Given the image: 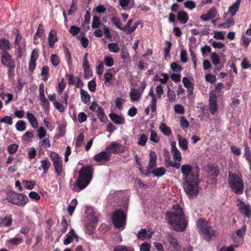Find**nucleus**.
I'll return each instance as SVG.
<instances>
[{
	"mask_svg": "<svg viewBox=\"0 0 251 251\" xmlns=\"http://www.w3.org/2000/svg\"><path fill=\"white\" fill-rule=\"evenodd\" d=\"M197 226L199 231L201 232L204 228L208 226V224L205 220L200 219L198 221Z\"/></svg>",
	"mask_w": 251,
	"mask_h": 251,
	"instance_id": "obj_32",
	"label": "nucleus"
},
{
	"mask_svg": "<svg viewBox=\"0 0 251 251\" xmlns=\"http://www.w3.org/2000/svg\"><path fill=\"white\" fill-rule=\"evenodd\" d=\"M23 241V239L21 237H14L10 238L6 241V243L11 246H17Z\"/></svg>",
	"mask_w": 251,
	"mask_h": 251,
	"instance_id": "obj_30",
	"label": "nucleus"
},
{
	"mask_svg": "<svg viewBox=\"0 0 251 251\" xmlns=\"http://www.w3.org/2000/svg\"><path fill=\"white\" fill-rule=\"evenodd\" d=\"M105 65L108 67H111L114 65V60L112 57L110 56H105L104 58Z\"/></svg>",
	"mask_w": 251,
	"mask_h": 251,
	"instance_id": "obj_54",
	"label": "nucleus"
},
{
	"mask_svg": "<svg viewBox=\"0 0 251 251\" xmlns=\"http://www.w3.org/2000/svg\"><path fill=\"white\" fill-rule=\"evenodd\" d=\"M113 251H133V250L130 247L119 245L114 248Z\"/></svg>",
	"mask_w": 251,
	"mask_h": 251,
	"instance_id": "obj_55",
	"label": "nucleus"
},
{
	"mask_svg": "<svg viewBox=\"0 0 251 251\" xmlns=\"http://www.w3.org/2000/svg\"><path fill=\"white\" fill-rule=\"evenodd\" d=\"M241 66L243 69H247L251 68V64H250L247 58L244 57L241 62Z\"/></svg>",
	"mask_w": 251,
	"mask_h": 251,
	"instance_id": "obj_63",
	"label": "nucleus"
},
{
	"mask_svg": "<svg viewBox=\"0 0 251 251\" xmlns=\"http://www.w3.org/2000/svg\"><path fill=\"white\" fill-rule=\"evenodd\" d=\"M132 23V20L130 19L127 21L126 25L124 27L123 26L122 30L126 32L127 34H129L133 32L138 25L137 23H136L134 25L130 26Z\"/></svg>",
	"mask_w": 251,
	"mask_h": 251,
	"instance_id": "obj_19",
	"label": "nucleus"
},
{
	"mask_svg": "<svg viewBox=\"0 0 251 251\" xmlns=\"http://www.w3.org/2000/svg\"><path fill=\"white\" fill-rule=\"evenodd\" d=\"M111 157L110 153L106 151H101L96 154L94 158L95 161L98 162H105L108 161Z\"/></svg>",
	"mask_w": 251,
	"mask_h": 251,
	"instance_id": "obj_13",
	"label": "nucleus"
},
{
	"mask_svg": "<svg viewBox=\"0 0 251 251\" xmlns=\"http://www.w3.org/2000/svg\"><path fill=\"white\" fill-rule=\"evenodd\" d=\"M177 18L178 20L182 24H185L188 20V16L184 11H179L178 13Z\"/></svg>",
	"mask_w": 251,
	"mask_h": 251,
	"instance_id": "obj_34",
	"label": "nucleus"
},
{
	"mask_svg": "<svg viewBox=\"0 0 251 251\" xmlns=\"http://www.w3.org/2000/svg\"><path fill=\"white\" fill-rule=\"evenodd\" d=\"M111 21L117 27L122 30V24L119 18L114 17L111 18Z\"/></svg>",
	"mask_w": 251,
	"mask_h": 251,
	"instance_id": "obj_56",
	"label": "nucleus"
},
{
	"mask_svg": "<svg viewBox=\"0 0 251 251\" xmlns=\"http://www.w3.org/2000/svg\"><path fill=\"white\" fill-rule=\"evenodd\" d=\"M50 157L53 162V164L56 173L58 176H60L62 173V162L59 155L54 151L50 152Z\"/></svg>",
	"mask_w": 251,
	"mask_h": 251,
	"instance_id": "obj_8",
	"label": "nucleus"
},
{
	"mask_svg": "<svg viewBox=\"0 0 251 251\" xmlns=\"http://www.w3.org/2000/svg\"><path fill=\"white\" fill-rule=\"evenodd\" d=\"M84 140V137L82 133L79 134L78 136L76 142H75V146L76 147H79L82 146L83 142Z\"/></svg>",
	"mask_w": 251,
	"mask_h": 251,
	"instance_id": "obj_60",
	"label": "nucleus"
},
{
	"mask_svg": "<svg viewBox=\"0 0 251 251\" xmlns=\"http://www.w3.org/2000/svg\"><path fill=\"white\" fill-rule=\"evenodd\" d=\"M148 140V137L144 134H139L138 137L137 144L139 145L145 146Z\"/></svg>",
	"mask_w": 251,
	"mask_h": 251,
	"instance_id": "obj_39",
	"label": "nucleus"
},
{
	"mask_svg": "<svg viewBox=\"0 0 251 251\" xmlns=\"http://www.w3.org/2000/svg\"><path fill=\"white\" fill-rule=\"evenodd\" d=\"M232 239L233 242L235 243V244L234 245L235 247H238L240 245H241L243 242V239L238 236H236L234 234H232Z\"/></svg>",
	"mask_w": 251,
	"mask_h": 251,
	"instance_id": "obj_50",
	"label": "nucleus"
},
{
	"mask_svg": "<svg viewBox=\"0 0 251 251\" xmlns=\"http://www.w3.org/2000/svg\"><path fill=\"white\" fill-rule=\"evenodd\" d=\"M0 97L4 100L5 104L9 103L13 99V95L11 94L0 93Z\"/></svg>",
	"mask_w": 251,
	"mask_h": 251,
	"instance_id": "obj_35",
	"label": "nucleus"
},
{
	"mask_svg": "<svg viewBox=\"0 0 251 251\" xmlns=\"http://www.w3.org/2000/svg\"><path fill=\"white\" fill-rule=\"evenodd\" d=\"M151 248V244L144 242L139 247L140 251H150Z\"/></svg>",
	"mask_w": 251,
	"mask_h": 251,
	"instance_id": "obj_64",
	"label": "nucleus"
},
{
	"mask_svg": "<svg viewBox=\"0 0 251 251\" xmlns=\"http://www.w3.org/2000/svg\"><path fill=\"white\" fill-rule=\"evenodd\" d=\"M157 155L154 151H151L150 153V160L148 166L149 169L154 168L156 165Z\"/></svg>",
	"mask_w": 251,
	"mask_h": 251,
	"instance_id": "obj_22",
	"label": "nucleus"
},
{
	"mask_svg": "<svg viewBox=\"0 0 251 251\" xmlns=\"http://www.w3.org/2000/svg\"><path fill=\"white\" fill-rule=\"evenodd\" d=\"M143 93V90H140L135 88H131L129 92L130 100L132 101L139 100Z\"/></svg>",
	"mask_w": 251,
	"mask_h": 251,
	"instance_id": "obj_16",
	"label": "nucleus"
},
{
	"mask_svg": "<svg viewBox=\"0 0 251 251\" xmlns=\"http://www.w3.org/2000/svg\"><path fill=\"white\" fill-rule=\"evenodd\" d=\"M201 233L207 238H210L215 235V231L212 229L209 226H208L206 228H204Z\"/></svg>",
	"mask_w": 251,
	"mask_h": 251,
	"instance_id": "obj_33",
	"label": "nucleus"
},
{
	"mask_svg": "<svg viewBox=\"0 0 251 251\" xmlns=\"http://www.w3.org/2000/svg\"><path fill=\"white\" fill-rule=\"evenodd\" d=\"M50 61L53 66H56L59 63L60 59L59 57L57 55L52 54L51 55L50 57Z\"/></svg>",
	"mask_w": 251,
	"mask_h": 251,
	"instance_id": "obj_61",
	"label": "nucleus"
},
{
	"mask_svg": "<svg viewBox=\"0 0 251 251\" xmlns=\"http://www.w3.org/2000/svg\"><path fill=\"white\" fill-rule=\"evenodd\" d=\"M106 151L111 153L122 152L125 150V147L117 141L112 142L106 149Z\"/></svg>",
	"mask_w": 251,
	"mask_h": 251,
	"instance_id": "obj_10",
	"label": "nucleus"
},
{
	"mask_svg": "<svg viewBox=\"0 0 251 251\" xmlns=\"http://www.w3.org/2000/svg\"><path fill=\"white\" fill-rule=\"evenodd\" d=\"M199 176H193V178L183 180V189L189 198L192 199L199 193Z\"/></svg>",
	"mask_w": 251,
	"mask_h": 251,
	"instance_id": "obj_3",
	"label": "nucleus"
},
{
	"mask_svg": "<svg viewBox=\"0 0 251 251\" xmlns=\"http://www.w3.org/2000/svg\"><path fill=\"white\" fill-rule=\"evenodd\" d=\"M235 22L232 18L227 19L225 23L220 24L218 25V27H223L224 28H228L230 26L233 25Z\"/></svg>",
	"mask_w": 251,
	"mask_h": 251,
	"instance_id": "obj_38",
	"label": "nucleus"
},
{
	"mask_svg": "<svg viewBox=\"0 0 251 251\" xmlns=\"http://www.w3.org/2000/svg\"><path fill=\"white\" fill-rule=\"evenodd\" d=\"M26 117L31 126L34 128H37L38 126V123L35 116L33 114L27 112Z\"/></svg>",
	"mask_w": 251,
	"mask_h": 251,
	"instance_id": "obj_23",
	"label": "nucleus"
},
{
	"mask_svg": "<svg viewBox=\"0 0 251 251\" xmlns=\"http://www.w3.org/2000/svg\"><path fill=\"white\" fill-rule=\"evenodd\" d=\"M41 166L39 167V170H43L44 174H46L50 166V162L48 158H45L40 161Z\"/></svg>",
	"mask_w": 251,
	"mask_h": 251,
	"instance_id": "obj_21",
	"label": "nucleus"
},
{
	"mask_svg": "<svg viewBox=\"0 0 251 251\" xmlns=\"http://www.w3.org/2000/svg\"><path fill=\"white\" fill-rule=\"evenodd\" d=\"M111 120L117 125H123L125 123V120L122 116H119L116 113H112L109 114Z\"/></svg>",
	"mask_w": 251,
	"mask_h": 251,
	"instance_id": "obj_20",
	"label": "nucleus"
},
{
	"mask_svg": "<svg viewBox=\"0 0 251 251\" xmlns=\"http://www.w3.org/2000/svg\"><path fill=\"white\" fill-rule=\"evenodd\" d=\"M41 101V105L45 110H47L49 108V102L46 97L39 99Z\"/></svg>",
	"mask_w": 251,
	"mask_h": 251,
	"instance_id": "obj_57",
	"label": "nucleus"
},
{
	"mask_svg": "<svg viewBox=\"0 0 251 251\" xmlns=\"http://www.w3.org/2000/svg\"><path fill=\"white\" fill-rule=\"evenodd\" d=\"M112 220L116 228H124L126 225V215L123 210H118L114 213Z\"/></svg>",
	"mask_w": 251,
	"mask_h": 251,
	"instance_id": "obj_5",
	"label": "nucleus"
},
{
	"mask_svg": "<svg viewBox=\"0 0 251 251\" xmlns=\"http://www.w3.org/2000/svg\"><path fill=\"white\" fill-rule=\"evenodd\" d=\"M107 46L109 50L111 52L116 53L120 50V48L116 43H109Z\"/></svg>",
	"mask_w": 251,
	"mask_h": 251,
	"instance_id": "obj_44",
	"label": "nucleus"
},
{
	"mask_svg": "<svg viewBox=\"0 0 251 251\" xmlns=\"http://www.w3.org/2000/svg\"><path fill=\"white\" fill-rule=\"evenodd\" d=\"M217 14V10L215 7H211L206 13L202 14L200 18L203 21H208L210 19L214 18Z\"/></svg>",
	"mask_w": 251,
	"mask_h": 251,
	"instance_id": "obj_15",
	"label": "nucleus"
},
{
	"mask_svg": "<svg viewBox=\"0 0 251 251\" xmlns=\"http://www.w3.org/2000/svg\"><path fill=\"white\" fill-rule=\"evenodd\" d=\"M53 105L55 108L60 112H63L67 107V106L64 104H61L60 102L57 101H54L53 102Z\"/></svg>",
	"mask_w": 251,
	"mask_h": 251,
	"instance_id": "obj_51",
	"label": "nucleus"
},
{
	"mask_svg": "<svg viewBox=\"0 0 251 251\" xmlns=\"http://www.w3.org/2000/svg\"><path fill=\"white\" fill-rule=\"evenodd\" d=\"M77 204V201L76 199H74L70 205L68 207V212L70 213V215H72L73 213L74 212V211L75 209V207H76V205Z\"/></svg>",
	"mask_w": 251,
	"mask_h": 251,
	"instance_id": "obj_48",
	"label": "nucleus"
},
{
	"mask_svg": "<svg viewBox=\"0 0 251 251\" xmlns=\"http://www.w3.org/2000/svg\"><path fill=\"white\" fill-rule=\"evenodd\" d=\"M171 151L173 156L174 160L180 162L182 159V156L179 151L177 149L176 146L175 142H172L171 143Z\"/></svg>",
	"mask_w": 251,
	"mask_h": 251,
	"instance_id": "obj_18",
	"label": "nucleus"
},
{
	"mask_svg": "<svg viewBox=\"0 0 251 251\" xmlns=\"http://www.w3.org/2000/svg\"><path fill=\"white\" fill-rule=\"evenodd\" d=\"M159 129L166 136H169L172 133L171 128L164 123L160 125Z\"/></svg>",
	"mask_w": 251,
	"mask_h": 251,
	"instance_id": "obj_29",
	"label": "nucleus"
},
{
	"mask_svg": "<svg viewBox=\"0 0 251 251\" xmlns=\"http://www.w3.org/2000/svg\"><path fill=\"white\" fill-rule=\"evenodd\" d=\"M87 57L88 53H86L84 54V56L83 60V69L85 73L87 72L89 73V65L88 64Z\"/></svg>",
	"mask_w": 251,
	"mask_h": 251,
	"instance_id": "obj_45",
	"label": "nucleus"
},
{
	"mask_svg": "<svg viewBox=\"0 0 251 251\" xmlns=\"http://www.w3.org/2000/svg\"><path fill=\"white\" fill-rule=\"evenodd\" d=\"M80 93L81 96V99L82 102L86 104H89L90 103L91 97L88 92L86 91L81 89L80 90Z\"/></svg>",
	"mask_w": 251,
	"mask_h": 251,
	"instance_id": "obj_24",
	"label": "nucleus"
},
{
	"mask_svg": "<svg viewBox=\"0 0 251 251\" xmlns=\"http://www.w3.org/2000/svg\"><path fill=\"white\" fill-rule=\"evenodd\" d=\"M182 82L184 84V86L187 89H193L192 84L188 78L184 77L182 78Z\"/></svg>",
	"mask_w": 251,
	"mask_h": 251,
	"instance_id": "obj_62",
	"label": "nucleus"
},
{
	"mask_svg": "<svg viewBox=\"0 0 251 251\" xmlns=\"http://www.w3.org/2000/svg\"><path fill=\"white\" fill-rule=\"evenodd\" d=\"M217 109V97L213 93H211L209 100V110L211 114L214 115Z\"/></svg>",
	"mask_w": 251,
	"mask_h": 251,
	"instance_id": "obj_11",
	"label": "nucleus"
},
{
	"mask_svg": "<svg viewBox=\"0 0 251 251\" xmlns=\"http://www.w3.org/2000/svg\"><path fill=\"white\" fill-rule=\"evenodd\" d=\"M179 146L183 150H186L188 149V141L180 135L177 136Z\"/></svg>",
	"mask_w": 251,
	"mask_h": 251,
	"instance_id": "obj_28",
	"label": "nucleus"
},
{
	"mask_svg": "<svg viewBox=\"0 0 251 251\" xmlns=\"http://www.w3.org/2000/svg\"><path fill=\"white\" fill-rule=\"evenodd\" d=\"M152 233H148L146 229H141L138 233L137 237V238L141 240H144L147 238L151 237Z\"/></svg>",
	"mask_w": 251,
	"mask_h": 251,
	"instance_id": "obj_26",
	"label": "nucleus"
},
{
	"mask_svg": "<svg viewBox=\"0 0 251 251\" xmlns=\"http://www.w3.org/2000/svg\"><path fill=\"white\" fill-rule=\"evenodd\" d=\"M1 60L3 65L8 66L10 63L11 56L7 52L3 51L1 54Z\"/></svg>",
	"mask_w": 251,
	"mask_h": 251,
	"instance_id": "obj_31",
	"label": "nucleus"
},
{
	"mask_svg": "<svg viewBox=\"0 0 251 251\" xmlns=\"http://www.w3.org/2000/svg\"><path fill=\"white\" fill-rule=\"evenodd\" d=\"M247 229V226L246 225H244L242 227L236 231L235 233L233 234H235L236 236L240 237L241 238L243 239L244 236L245 234V232Z\"/></svg>",
	"mask_w": 251,
	"mask_h": 251,
	"instance_id": "obj_43",
	"label": "nucleus"
},
{
	"mask_svg": "<svg viewBox=\"0 0 251 251\" xmlns=\"http://www.w3.org/2000/svg\"><path fill=\"white\" fill-rule=\"evenodd\" d=\"M237 206L240 213L245 217L250 218L251 217V207L249 204L246 203L242 201H239Z\"/></svg>",
	"mask_w": 251,
	"mask_h": 251,
	"instance_id": "obj_9",
	"label": "nucleus"
},
{
	"mask_svg": "<svg viewBox=\"0 0 251 251\" xmlns=\"http://www.w3.org/2000/svg\"><path fill=\"white\" fill-rule=\"evenodd\" d=\"M167 240L175 249L178 250L179 249V246L176 239L174 238L172 235H169L167 237Z\"/></svg>",
	"mask_w": 251,
	"mask_h": 251,
	"instance_id": "obj_36",
	"label": "nucleus"
},
{
	"mask_svg": "<svg viewBox=\"0 0 251 251\" xmlns=\"http://www.w3.org/2000/svg\"><path fill=\"white\" fill-rule=\"evenodd\" d=\"M100 21L99 18L96 16H94L92 19V28L93 29L97 28L99 27Z\"/></svg>",
	"mask_w": 251,
	"mask_h": 251,
	"instance_id": "obj_52",
	"label": "nucleus"
},
{
	"mask_svg": "<svg viewBox=\"0 0 251 251\" xmlns=\"http://www.w3.org/2000/svg\"><path fill=\"white\" fill-rule=\"evenodd\" d=\"M181 171L182 174V179H186L190 178H193V176L197 175L199 176L198 169L194 171L190 165L185 164L181 166Z\"/></svg>",
	"mask_w": 251,
	"mask_h": 251,
	"instance_id": "obj_7",
	"label": "nucleus"
},
{
	"mask_svg": "<svg viewBox=\"0 0 251 251\" xmlns=\"http://www.w3.org/2000/svg\"><path fill=\"white\" fill-rule=\"evenodd\" d=\"M213 37L218 40H224L225 38V33L223 31H215Z\"/></svg>",
	"mask_w": 251,
	"mask_h": 251,
	"instance_id": "obj_59",
	"label": "nucleus"
},
{
	"mask_svg": "<svg viewBox=\"0 0 251 251\" xmlns=\"http://www.w3.org/2000/svg\"><path fill=\"white\" fill-rule=\"evenodd\" d=\"M113 77V75L111 73L109 72H106L104 75V82L105 84L109 85Z\"/></svg>",
	"mask_w": 251,
	"mask_h": 251,
	"instance_id": "obj_47",
	"label": "nucleus"
},
{
	"mask_svg": "<svg viewBox=\"0 0 251 251\" xmlns=\"http://www.w3.org/2000/svg\"><path fill=\"white\" fill-rule=\"evenodd\" d=\"M241 0H237L233 4H232L228 8V11L225 14L224 17L229 15L232 17L235 15L236 12L238 11L239 8V6L241 3Z\"/></svg>",
	"mask_w": 251,
	"mask_h": 251,
	"instance_id": "obj_14",
	"label": "nucleus"
},
{
	"mask_svg": "<svg viewBox=\"0 0 251 251\" xmlns=\"http://www.w3.org/2000/svg\"><path fill=\"white\" fill-rule=\"evenodd\" d=\"M166 172L165 169L163 167H159L154 169L152 173L157 177H160L163 176Z\"/></svg>",
	"mask_w": 251,
	"mask_h": 251,
	"instance_id": "obj_42",
	"label": "nucleus"
},
{
	"mask_svg": "<svg viewBox=\"0 0 251 251\" xmlns=\"http://www.w3.org/2000/svg\"><path fill=\"white\" fill-rule=\"evenodd\" d=\"M75 239L78 240V236L75 233V230L72 229L67 234L66 238L63 241V244L67 246L71 243Z\"/></svg>",
	"mask_w": 251,
	"mask_h": 251,
	"instance_id": "obj_17",
	"label": "nucleus"
},
{
	"mask_svg": "<svg viewBox=\"0 0 251 251\" xmlns=\"http://www.w3.org/2000/svg\"><path fill=\"white\" fill-rule=\"evenodd\" d=\"M49 44V45L52 48L54 46V44L57 41V33L55 30H51L48 37Z\"/></svg>",
	"mask_w": 251,
	"mask_h": 251,
	"instance_id": "obj_25",
	"label": "nucleus"
},
{
	"mask_svg": "<svg viewBox=\"0 0 251 251\" xmlns=\"http://www.w3.org/2000/svg\"><path fill=\"white\" fill-rule=\"evenodd\" d=\"M92 176V167L86 166L80 171L79 177L75 181V185L72 188L75 191L78 192L85 188L90 183Z\"/></svg>",
	"mask_w": 251,
	"mask_h": 251,
	"instance_id": "obj_2",
	"label": "nucleus"
},
{
	"mask_svg": "<svg viewBox=\"0 0 251 251\" xmlns=\"http://www.w3.org/2000/svg\"><path fill=\"white\" fill-rule=\"evenodd\" d=\"M210 58L214 65H217L220 63V57L217 53L215 52L211 53Z\"/></svg>",
	"mask_w": 251,
	"mask_h": 251,
	"instance_id": "obj_46",
	"label": "nucleus"
},
{
	"mask_svg": "<svg viewBox=\"0 0 251 251\" xmlns=\"http://www.w3.org/2000/svg\"><path fill=\"white\" fill-rule=\"evenodd\" d=\"M37 135L39 139H42L43 138L46 137L47 131L43 126L40 127L37 129Z\"/></svg>",
	"mask_w": 251,
	"mask_h": 251,
	"instance_id": "obj_49",
	"label": "nucleus"
},
{
	"mask_svg": "<svg viewBox=\"0 0 251 251\" xmlns=\"http://www.w3.org/2000/svg\"><path fill=\"white\" fill-rule=\"evenodd\" d=\"M16 48L18 50L19 52L21 54L25 47V39L23 38L22 36L17 32L15 39Z\"/></svg>",
	"mask_w": 251,
	"mask_h": 251,
	"instance_id": "obj_12",
	"label": "nucleus"
},
{
	"mask_svg": "<svg viewBox=\"0 0 251 251\" xmlns=\"http://www.w3.org/2000/svg\"><path fill=\"white\" fill-rule=\"evenodd\" d=\"M228 178V183L231 190L237 194H242L244 186L241 176L229 172Z\"/></svg>",
	"mask_w": 251,
	"mask_h": 251,
	"instance_id": "obj_4",
	"label": "nucleus"
},
{
	"mask_svg": "<svg viewBox=\"0 0 251 251\" xmlns=\"http://www.w3.org/2000/svg\"><path fill=\"white\" fill-rule=\"evenodd\" d=\"M22 184L24 185V186L27 189L31 190L35 186L36 183L35 181L33 180H23L22 181Z\"/></svg>",
	"mask_w": 251,
	"mask_h": 251,
	"instance_id": "obj_40",
	"label": "nucleus"
},
{
	"mask_svg": "<svg viewBox=\"0 0 251 251\" xmlns=\"http://www.w3.org/2000/svg\"><path fill=\"white\" fill-rule=\"evenodd\" d=\"M166 217L168 224L174 230L182 232L185 229L187 221L182 209L179 205H174L173 207V211L167 212Z\"/></svg>",
	"mask_w": 251,
	"mask_h": 251,
	"instance_id": "obj_1",
	"label": "nucleus"
},
{
	"mask_svg": "<svg viewBox=\"0 0 251 251\" xmlns=\"http://www.w3.org/2000/svg\"><path fill=\"white\" fill-rule=\"evenodd\" d=\"M39 146L45 148H49L51 146L50 141L49 137H45L42 139L39 143Z\"/></svg>",
	"mask_w": 251,
	"mask_h": 251,
	"instance_id": "obj_37",
	"label": "nucleus"
},
{
	"mask_svg": "<svg viewBox=\"0 0 251 251\" xmlns=\"http://www.w3.org/2000/svg\"><path fill=\"white\" fill-rule=\"evenodd\" d=\"M7 199L9 202L21 206L25 205L28 201V198L25 195L17 193L11 194Z\"/></svg>",
	"mask_w": 251,
	"mask_h": 251,
	"instance_id": "obj_6",
	"label": "nucleus"
},
{
	"mask_svg": "<svg viewBox=\"0 0 251 251\" xmlns=\"http://www.w3.org/2000/svg\"><path fill=\"white\" fill-rule=\"evenodd\" d=\"M15 127L18 131H24L26 128L25 123L22 120L19 121L16 123Z\"/></svg>",
	"mask_w": 251,
	"mask_h": 251,
	"instance_id": "obj_41",
	"label": "nucleus"
},
{
	"mask_svg": "<svg viewBox=\"0 0 251 251\" xmlns=\"http://www.w3.org/2000/svg\"><path fill=\"white\" fill-rule=\"evenodd\" d=\"M0 49L3 51L6 52L10 49V43L9 41L5 38L0 39Z\"/></svg>",
	"mask_w": 251,
	"mask_h": 251,
	"instance_id": "obj_27",
	"label": "nucleus"
},
{
	"mask_svg": "<svg viewBox=\"0 0 251 251\" xmlns=\"http://www.w3.org/2000/svg\"><path fill=\"white\" fill-rule=\"evenodd\" d=\"M151 135L150 137V140L154 143H158L160 140V138L157 136L156 132L153 130H151Z\"/></svg>",
	"mask_w": 251,
	"mask_h": 251,
	"instance_id": "obj_58",
	"label": "nucleus"
},
{
	"mask_svg": "<svg viewBox=\"0 0 251 251\" xmlns=\"http://www.w3.org/2000/svg\"><path fill=\"white\" fill-rule=\"evenodd\" d=\"M167 97L169 100L170 102H174L176 100V95L175 91L171 90L170 88L168 89Z\"/></svg>",
	"mask_w": 251,
	"mask_h": 251,
	"instance_id": "obj_53",
	"label": "nucleus"
}]
</instances>
